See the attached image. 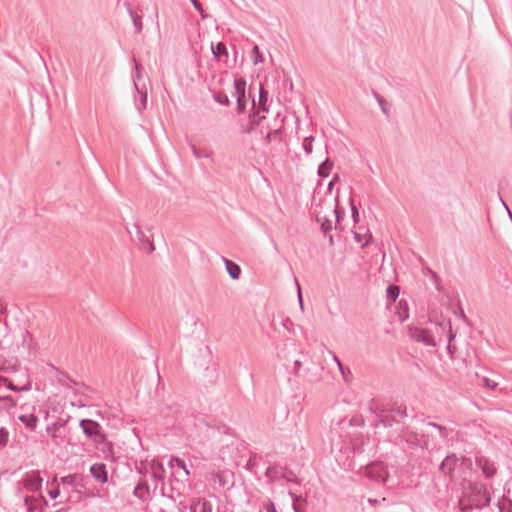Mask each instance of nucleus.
<instances>
[{"mask_svg": "<svg viewBox=\"0 0 512 512\" xmlns=\"http://www.w3.org/2000/svg\"><path fill=\"white\" fill-rule=\"evenodd\" d=\"M169 465L171 468L178 467V468L182 469L185 473V476L189 475V470L187 469L184 460H182L178 457H171V459L169 461Z\"/></svg>", "mask_w": 512, "mask_h": 512, "instance_id": "obj_31", "label": "nucleus"}, {"mask_svg": "<svg viewBox=\"0 0 512 512\" xmlns=\"http://www.w3.org/2000/svg\"><path fill=\"white\" fill-rule=\"evenodd\" d=\"M90 473L92 477L101 484L107 482V470L106 465L104 463L93 464L90 467Z\"/></svg>", "mask_w": 512, "mask_h": 512, "instance_id": "obj_11", "label": "nucleus"}, {"mask_svg": "<svg viewBox=\"0 0 512 512\" xmlns=\"http://www.w3.org/2000/svg\"><path fill=\"white\" fill-rule=\"evenodd\" d=\"M449 459H450V464L457 461V458L454 454L453 455L450 454Z\"/></svg>", "mask_w": 512, "mask_h": 512, "instance_id": "obj_63", "label": "nucleus"}, {"mask_svg": "<svg viewBox=\"0 0 512 512\" xmlns=\"http://www.w3.org/2000/svg\"><path fill=\"white\" fill-rule=\"evenodd\" d=\"M402 437L409 445L421 446V443L423 442V436H420L417 433L405 432L403 433Z\"/></svg>", "mask_w": 512, "mask_h": 512, "instance_id": "obj_24", "label": "nucleus"}, {"mask_svg": "<svg viewBox=\"0 0 512 512\" xmlns=\"http://www.w3.org/2000/svg\"><path fill=\"white\" fill-rule=\"evenodd\" d=\"M476 465L482 470L486 478H492L497 472L495 463L484 456L476 458Z\"/></svg>", "mask_w": 512, "mask_h": 512, "instance_id": "obj_9", "label": "nucleus"}, {"mask_svg": "<svg viewBox=\"0 0 512 512\" xmlns=\"http://www.w3.org/2000/svg\"><path fill=\"white\" fill-rule=\"evenodd\" d=\"M255 98H252V107L249 113V120L246 125L241 124L240 132L243 134H251L260 123L266 118L265 115H260L259 110L256 108Z\"/></svg>", "mask_w": 512, "mask_h": 512, "instance_id": "obj_5", "label": "nucleus"}, {"mask_svg": "<svg viewBox=\"0 0 512 512\" xmlns=\"http://www.w3.org/2000/svg\"><path fill=\"white\" fill-rule=\"evenodd\" d=\"M58 380L59 383L67 389H72L74 386L78 385V383L71 379L67 374H62Z\"/></svg>", "mask_w": 512, "mask_h": 512, "instance_id": "obj_32", "label": "nucleus"}, {"mask_svg": "<svg viewBox=\"0 0 512 512\" xmlns=\"http://www.w3.org/2000/svg\"><path fill=\"white\" fill-rule=\"evenodd\" d=\"M213 99L223 105V106H229L230 105V100L228 98V96L225 94V93H215L213 95Z\"/></svg>", "mask_w": 512, "mask_h": 512, "instance_id": "obj_41", "label": "nucleus"}, {"mask_svg": "<svg viewBox=\"0 0 512 512\" xmlns=\"http://www.w3.org/2000/svg\"><path fill=\"white\" fill-rule=\"evenodd\" d=\"M124 5L126 6L128 14L132 19L136 33H140L143 29L142 18L134 12L129 3L125 2Z\"/></svg>", "mask_w": 512, "mask_h": 512, "instance_id": "obj_17", "label": "nucleus"}, {"mask_svg": "<svg viewBox=\"0 0 512 512\" xmlns=\"http://www.w3.org/2000/svg\"><path fill=\"white\" fill-rule=\"evenodd\" d=\"M274 140L278 142L282 141V126L274 129L271 128L264 137L265 144H270Z\"/></svg>", "mask_w": 512, "mask_h": 512, "instance_id": "obj_18", "label": "nucleus"}, {"mask_svg": "<svg viewBox=\"0 0 512 512\" xmlns=\"http://www.w3.org/2000/svg\"><path fill=\"white\" fill-rule=\"evenodd\" d=\"M281 479H285L288 482H293L296 484L299 483V480H298V477L296 476V474L292 470H289L285 467H283V473L281 475Z\"/></svg>", "mask_w": 512, "mask_h": 512, "instance_id": "obj_33", "label": "nucleus"}, {"mask_svg": "<svg viewBox=\"0 0 512 512\" xmlns=\"http://www.w3.org/2000/svg\"><path fill=\"white\" fill-rule=\"evenodd\" d=\"M32 501H33L32 497H30V496L25 497V505L27 506V509L29 512H32V506H31Z\"/></svg>", "mask_w": 512, "mask_h": 512, "instance_id": "obj_53", "label": "nucleus"}, {"mask_svg": "<svg viewBox=\"0 0 512 512\" xmlns=\"http://www.w3.org/2000/svg\"><path fill=\"white\" fill-rule=\"evenodd\" d=\"M429 425L433 426V427H436L437 429H439L441 432H444L446 429L445 427H442V426H439L435 423H429Z\"/></svg>", "mask_w": 512, "mask_h": 512, "instance_id": "obj_59", "label": "nucleus"}, {"mask_svg": "<svg viewBox=\"0 0 512 512\" xmlns=\"http://www.w3.org/2000/svg\"><path fill=\"white\" fill-rule=\"evenodd\" d=\"M211 50L218 61H220L222 57H228V51L223 42H218L215 46L212 45Z\"/></svg>", "mask_w": 512, "mask_h": 512, "instance_id": "obj_21", "label": "nucleus"}, {"mask_svg": "<svg viewBox=\"0 0 512 512\" xmlns=\"http://www.w3.org/2000/svg\"><path fill=\"white\" fill-rule=\"evenodd\" d=\"M6 312V308L3 307L1 304H0V313L3 314Z\"/></svg>", "mask_w": 512, "mask_h": 512, "instance_id": "obj_64", "label": "nucleus"}, {"mask_svg": "<svg viewBox=\"0 0 512 512\" xmlns=\"http://www.w3.org/2000/svg\"><path fill=\"white\" fill-rule=\"evenodd\" d=\"M3 400L11 402V405H13V406L15 405V402H14L13 398L10 397V396L4 397Z\"/></svg>", "mask_w": 512, "mask_h": 512, "instance_id": "obj_61", "label": "nucleus"}, {"mask_svg": "<svg viewBox=\"0 0 512 512\" xmlns=\"http://www.w3.org/2000/svg\"><path fill=\"white\" fill-rule=\"evenodd\" d=\"M373 96L377 100V102H378V104L380 106L381 111L386 116H389V109L387 107V102L384 100V98L380 94H378L376 91H373Z\"/></svg>", "mask_w": 512, "mask_h": 512, "instance_id": "obj_35", "label": "nucleus"}, {"mask_svg": "<svg viewBox=\"0 0 512 512\" xmlns=\"http://www.w3.org/2000/svg\"><path fill=\"white\" fill-rule=\"evenodd\" d=\"M409 336L418 342L425 343L426 345H430V346L436 345L433 335L427 329L418 328V327H410L409 328Z\"/></svg>", "mask_w": 512, "mask_h": 512, "instance_id": "obj_7", "label": "nucleus"}, {"mask_svg": "<svg viewBox=\"0 0 512 512\" xmlns=\"http://www.w3.org/2000/svg\"><path fill=\"white\" fill-rule=\"evenodd\" d=\"M398 422L397 418L393 413L390 412V409H386V412L383 414V417L380 419V423L385 427H391L394 423Z\"/></svg>", "mask_w": 512, "mask_h": 512, "instance_id": "obj_27", "label": "nucleus"}, {"mask_svg": "<svg viewBox=\"0 0 512 512\" xmlns=\"http://www.w3.org/2000/svg\"><path fill=\"white\" fill-rule=\"evenodd\" d=\"M234 92L233 96L236 98L237 113L242 114L246 110L247 98H246V80L242 77L234 79Z\"/></svg>", "mask_w": 512, "mask_h": 512, "instance_id": "obj_4", "label": "nucleus"}, {"mask_svg": "<svg viewBox=\"0 0 512 512\" xmlns=\"http://www.w3.org/2000/svg\"><path fill=\"white\" fill-rule=\"evenodd\" d=\"M325 236L328 237L330 245H333L334 241H333V236H332L331 232Z\"/></svg>", "mask_w": 512, "mask_h": 512, "instance_id": "obj_60", "label": "nucleus"}, {"mask_svg": "<svg viewBox=\"0 0 512 512\" xmlns=\"http://www.w3.org/2000/svg\"><path fill=\"white\" fill-rule=\"evenodd\" d=\"M317 221L320 222L321 230L324 233V235H327V234H329L331 232V230H332V222L329 219L324 218L323 220H321L317 216Z\"/></svg>", "mask_w": 512, "mask_h": 512, "instance_id": "obj_39", "label": "nucleus"}, {"mask_svg": "<svg viewBox=\"0 0 512 512\" xmlns=\"http://www.w3.org/2000/svg\"><path fill=\"white\" fill-rule=\"evenodd\" d=\"M24 487L31 491V492H37L42 487L43 479L40 476L39 471H31L26 474L24 480Z\"/></svg>", "mask_w": 512, "mask_h": 512, "instance_id": "obj_8", "label": "nucleus"}, {"mask_svg": "<svg viewBox=\"0 0 512 512\" xmlns=\"http://www.w3.org/2000/svg\"><path fill=\"white\" fill-rule=\"evenodd\" d=\"M390 412L393 413L396 418H404L408 416L407 407L403 404L397 405V403H395V405L390 408Z\"/></svg>", "mask_w": 512, "mask_h": 512, "instance_id": "obj_30", "label": "nucleus"}, {"mask_svg": "<svg viewBox=\"0 0 512 512\" xmlns=\"http://www.w3.org/2000/svg\"><path fill=\"white\" fill-rule=\"evenodd\" d=\"M289 496L292 499L294 511L295 512H304L305 511L304 506H305L306 501L301 496H298L297 494H295L291 491L289 492Z\"/></svg>", "mask_w": 512, "mask_h": 512, "instance_id": "obj_22", "label": "nucleus"}, {"mask_svg": "<svg viewBox=\"0 0 512 512\" xmlns=\"http://www.w3.org/2000/svg\"><path fill=\"white\" fill-rule=\"evenodd\" d=\"M351 214H352L354 223H357L359 221V212L352 200H351Z\"/></svg>", "mask_w": 512, "mask_h": 512, "instance_id": "obj_48", "label": "nucleus"}, {"mask_svg": "<svg viewBox=\"0 0 512 512\" xmlns=\"http://www.w3.org/2000/svg\"><path fill=\"white\" fill-rule=\"evenodd\" d=\"M226 270L229 274V276L233 280H237L240 277L241 274V268L238 264L234 263L233 261L224 258Z\"/></svg>", "mask_w": 512, "mask_h": 512, "instance_id": "obj_16", "label": "nucleus"}, {"mask_svg": "<svg viewBox=\"0 0 512 512\" xmlns=\"http://www.w3.org/2000/svg\"><path fill=\"white\" fill-rule=\"evenodd\" d=\"M79 426L81 427L85 436L93 440L96 444H101L105 440V435L101 432V426L97 421L91 419L80 420Z\"/></svg>", "mask_w": 512, "mask_h": 512, "instance_id": "obj_2", "label": "nucleus"}, {"mask_svg": "<svg viewBox=\"0 0 512 512\" xmlns=\"http://www.w3.org/2000/svg\"><path fill=\"white\" fill-rule=\"evenodd\" d=\"M282 473H283V467L282 466L271 465V466L267 467V469L265 471V477L270 482H276L279 479H281Z\"/></svg>", "mask_w": 512, "mask_h": 512, "instance_id": "obj_15", "label": "nucleus"}, {"mask_svg": "<svg viewBox=\"0 0 512 512\" xmlns=\"http://www.w3.org/2000/svg\"><path fill=\"white\" fill-rule=\"evenodd\" d=\"M77 475L76 474H71V475H67L65 477H62L61 478V483L63 486H70V487H76L77 486Z\"/></svg>", "mask_w": 512, "mask_h": 512, "instance_id": "obj_37", "label": "nucleus"}, {"mask_svg": "<svg viewBox=\"0 0 512 512\" xmlns=\"http://www.w3.org/2000/svg\"><path fill=\"white\" fill-rule=\"evenodd\" d=\"M387 298L390 301H395L399 296V287L396 285H389L386 289Z\"/></svg>", "mask_w": 512, "mask_h": 512, "instance_id": "obj_36", "label": "nucleus"}, {"mask_svg": "<svg viewBox=\"0 0 512 512\" xmlns=\"http://www.w3.org/2000/svg\"><path fill=\"white\" fill-rule=\"evenodd\" d=\"M60 426L61 424H59L58 422L53 423L52 425L47 427V433L51 437L56 438V432L59 430Z\"/></svg>", "mask_w": 512, "mask_h": 512, "instance_id": "obj_43", "label": "nucleus"}, {"mask_svg": "<svg viewBox=\"0 0 512 512\" xmlns=\"http://www.w3.org/2000/svg\"><path fill=\"white\" fill-rule=\"evenodd\" d=\"M481 381H482V384H483L484 387H487V388H490V389H495L496 386H497V384L494 381H492V380H490V379H488L486 377H483L481 379Z\"/></svg>", "mask_w": 512, "mask_h": 512, "instance_id": "obj_47", "label": "nucleus"}, {"mask_svg": "<svg viewBox=\"0 0 512 512\" xmlns=\"http://www.w3.org/2000/svg\"><path fill=\"white\" fill-rule=\"evenodd\" d=\"M190 148L192 151L193 156L196 159L206 158L212 162H214V152L213 150L207 148V147H197L194 144H190Z\"/></svg>", "mask_w": 512, "mask_h": 512, "instance_id": "obj_12", "label": "nucleus"}, {"mask_svg": "<svg viewBox=\"0 0 512 512\" xmlns=\"http://www.w3.org/2000/svg\"><path fill=\"white\" fill-rule=\"evenodd\" d=\"M334 213L336 214V220H337V223H339V221H340V215H339V212H338L337 206H336V207H335V209H334Z\"/></svg>", "mask_w": 512, "mask_h": 512, "instance_id": "obj_62", "label": "nucleus"}, {"mask_svg": "<svg viewBox=\"0 0 512 512\" xmlns=\"http://www.w3.org/2000/svg\"><path fill=\"white\" fill-rule=\"evenodd\" d=\"M189 509L190 512H212V505L209 501L198 498L192 501Z\"/></svg>", "mask_w": 512, "mask_h": 512, "instance_id": "obj_13", "label": "nucleus"}, {"mask_svg": "<svg viewBox=\"0 0 512 512\" xmlns=\"http://www.w3.org/2000/svg\"><path fill=\"white\" fill-rule=\"evenodd\" d=\"M266 511L267 512H277L275 504L273 502H271V501L268 502V504L266 505Z\"/></svg>", "mask_w": 512, "mask_h": 512, "instance_id": "obj_54", "label": "nucleus"}, {"mask_svg": "<svg viewBox=\"0 0 512 512\" xmlns=\"http://www.w3.org/2000/svg\"><path fill=\"white\" fill-rule=\"evenodd\" d=\"M18 419L30 430H34L37 426L38 418L34 414L20 415Z\"/></svg>", "mask_w": 512, "mask_h": 512, "instance_id": "obj_20", "label": "nucleus"}, {"mask_svg": "<svg viewBox=\"0 0 512 512\" xmlns=\"http://www.w3.org/2000/svg\"><path fill=\"white\" fill-rule=\"evenodd\" d=\"M268 99H269L268 91L266 89H264L263 86H261L260 90H259V100H258L259 112L262 111V112L267 113L269 111V108L267 105Z\"/></svg>", "mask_w": 512, "mask_h": 512, "instance_id": "obj_19", "label": "nucleus"}, {"mask_svg": "<svg viewBox=\"0 0 512 512\" xmlns=\"http://www.w3.org/2000/svg\"><path fill=\"white\" fill-rule=\"evenodd\" d=\"M368 502H369L370 505L375 506V505H377L379 503V500L375 499V498H369Z\"/></svg>", "mask_w": 512, "mask_h": 512, "instance_id": "obj_58", "label": "nucleus"}, {"mask_svg": "<svg viewBox=\"0 0 512 512\" xmlns=\"http://www.w3.org/2000/svg\"><path fill=\"white\" fill-rule=\"evenodd\" d=\"M296 284L298 287V299H299L301 307L303 308L302 293H301L300 285L297 280H296Z\"/></svg>", "mask_w": 512, "mask_h": 512, "instance_id": "obj_57", "label": "nucleus"}, {"mask_svg": "<svg viewBox=\"0 0 512 512\" xmlns=\"http://www.w3.org/2000/svg\"><path fill=\"white\" fill-rule=\"evenodd\" d=\"M398 318L401 322L408 319L409 317V308L406 302L400 301L398 304V309L396 311Z\"/></svg>", "mask_w": 512, "mask_h": 512, "instance_id": "obj_28", "label": "nucleus"}, {"mask_svg": "<svg viewBox=\"0 0 512 512\" xmlns=\"http://www.w3.org/2000/svg\"><path fill=\"white\" fill-rule=\"evenodd\" d=\"M313 141H314L313 136H308L303 139L302 148L307 155H310L313 151Z\"/></svg>", "mask_w": 512, "mask_h": 512, "instance_id": "obj_38", "label": "nucleus"}, {"mask_svg": "<svg viewBox=\"0 0 512 512\" xmlns=\"http://www.w3.org/2000/svg\"><path fill=\"white\" fill-rule=\"evenodd\" d=\"M490 501V493L484 484L469 481L463 486L458 500V509L460 512H473L489 505Z\"/></svg>", "mask_w": 512, "mask_h": 512, "instance_id": "obj_1", "label": "nucleus"}, {"mask_svg": "<svg viewBox=\"0 0 512 512\" xmlns=\"http://www.w3.org/2000/svg\"><path fill=\"white\" fill-rule=\"evenodd\" d=\"M450 311L453 313L455 317V321L457 322L456 330L468 331L471 323L467 316L464 313V310L460 303L453 304L452 299L450 298Z\"/></svg>", "mask_w": 512, "mask_h": 512, "instance_id": "obj_6", "label": "nucleus"}, {"mask_svg": "<svg viewBox=\"0 0 512 512\" xmlns=\"http://www.w3.org/2000/svg\"><path fill=\"white\" fill-rule=\"evenodd\" d=\"M251 59L254 65H257L264 61V57L260 52V49L257 45H254L251 51Z\"/></svg>", "mask_w": 512, "mask_h": 512, "instance_id": "obj_34", "label": "nucleus"}, {"mask_svg": "<svg viewBox=\"0 0 512 512\" xmlns=\"http://www.w3.org/2000/svg\"><path fill=\"white\" fill-rule=\"evenodd\" d=\"M8 431L5 428H0V443L5 445L8 441Z\"/></svg>", "mask_w": 512, "mask_h": 512, "instance_id": "obj_49", "label": "nucleus"}, {"mask_svg": "<svg viewBox=\"0 0 512 512\" xmlns=\"http://www.w3.org/2000/svg\"><path fill=\"white\" fill-rule=\"evenodd\" d=\"M192 5L194 6V8L201 14L202 17H204L203 15V8H202V5L199 3L198 0H190Z\"/></svg>", "mask_w": 512, "mask_h": 512, "instance_id": "obj_51", "label": "nucleus"}, {"mask_svg": "<svg viewBox=\"0 0 512 512\" xmlns=\"http://www.w3.org/2000/svg\"><path fill=\"white\" fill-rule=\"evenodd\" d=\"M152 477L157 480V481H162L163 480V477L161 475V473L157 470H153L152 472Z\"/></svg>", "mask_w": 512, "mask_h": 512, "instance_id": "obj_55", "label": "nucleus"}, {"mask_svg": "<svg viewBox=\"0 0 512 512\" xmlns=\"http://www.w3.org/2000/svg\"><path fill=\"white\" fill-rule=\"evenodd\" d=\"M447 463H448V456H446V457L442 460L441 465H440V470H441L443 473H445V467H446Z\"/></svg>", "mask_w": 512, "mask_h": 512, "instance_id": "obj_56", "label": "nucleus"}, {"mask_svg": "<svg viewBox=\"0 0 512 512\" xmlns=\"http://www.w3.org/2000/svg\"><path fill=\"white\" fill-rule=\"evenodd\" d=\"M354 239L356 242L360 243L362 247L368 245V239H366V235H362L360 233L354 232Z\"/></svg>", "mask_w": 512, "mask_h": 512, "instance_id": "obj_44", "label": "nucleus"}, {"mask_svg": "<svg viewBox=\"0 0 512 512\" xmlns=\"http://www.w3.org/2000/svg\"><path fill=\"white\" fill-rule=\"evenodd\" d=\"M135 90L137 91L138 95L140 96V106L138 109L144 110L147 107V91L145 87H140L139 84L135 83Z\"/></svg>", "mask_w": 512, "mask_h": 512, "instance_id": "obj_26", "label": "nucleus"}, {"mask_svg": "<svg viewBox=\"0 0 512 512\" xmlns=\"http://www.w3.org/2000/svg\"><path fill=\"white\" fill-rule=\"evenodd\" d=\"M456 336V333L453 332V328H452V324L450 323V336H449V339H450V357L453 356V349H454V346L451 344V342L454 340Z\"/></svg>", "mask_w": 512, "mask_h": 512, "instance_id": "obj_50", "label": "nucleus"}, {"mask_svg": "<svg viewBox=\"0 0 512 512\" xmlns=\"http://www.w3.org/2000/svg\"><path fill=\"white\" fill-rule=\"evenodd\" d=\"M431 280L433 281L434 285H435V288L440 291L441 288L439 287V282H438V277L436 275L435 272H433L432 270H428V274H427Z\"/></svg>", "mask_w": 512, "mask_h": 512, "instance_id": "obj_46", "label": "nucleus"}, {"mask_svg": "<svg viewBox=\"0 0 512 512\" xmlns=\"http://www.w3.org/2000/svg\"><path fill=\"white\" fill-rule=\"evenodd\" d=\"M136 230L137 239L142 249L147 250L148 253H152L155 250L152 240L145 235L138 224H134Z\"/></svg>", "mask_w": 512, "mask_h": 512, "instance_id": "obj_10", "label": "nucleus"}, {"mask_svg": "<svg viewBox=\"0 0 512 512\" xmlns=\"http://www.w3.org/2000/svg\"><path fill=\"white\" fill-rule=\"evenodd\" d=\"M301 366H302V362L300 360L296 359L294 361V366H293V371L296 375L299 374V370H300Z\"/></svg>", "mask_w": 512, "mask_h": 512, "instance_id": "obj_52", "label": "nucleus"}, {"mask_svg": "<svg viewBox=\"0 0 512 512\" xmlns=\"http://www.w3.org/2000/svg\"><path fill=\"white\" fill-rule=\"evenodd\" d=\"M0 382L5 383L7 388L11 391L20 392V391H28L29 390L28 387L19 388V387L15 386L10 380H8L5 377H0Z\"/></svg>", "mask_w": 512, "mask_h": 512, "instance_id": "obj_40", "label": "nucleus"}, {"mask_svg": "<svg viewBox=\"0 0 512 512\" xmlns=\"http://www.w3.org/2000/svg\"><path fill=\"white\" fill-rule=\"evenodd\" d=\"M365 475L372 481L384 483L389 477V472L383 462L376 461L366 466Z\"/></svg>", "mask_w": 512, "mask_h": 512, "instance_id": "obj_3", "label": "nucleus"}, {"mask_svg": "<svg viewBox=\"0 0 512 512\" xmlns=\"http://www.w3.org/2000/svg\"><path fill=\"white\" fill-rule=\"evenodd\" d=\"M332 167L333 163L328 158H326L318 167V176L321 178L328 177Z\"/></svg>", "mask_w": 512, "mask_h": 512, "instance_id": "obj_25", "label": "nucleus"}, {"mask_svg": "<svg viewBox=\"0 0 512 512\" xmlns=\"http://www.w3.org/2000/svg\"><path fill=\"white\" fill-rule=\"evenodd\" d=\"M368 409L371 413L378 415L381 418L383 417V414L386 412L385 406L375 399H372L370 401Z\"/></svg>", "mask_w": 512, "mask_h": 512, "instance_id": "obj_23", "label": "nucleus"}, {"mask_svg": "<svg viewBox=\"0 0 512 512\" xmlns=\"http://www.w3.org/2000/svg\"><path fill=\"white\" fill-rule=\"evenodd\" d=\"M329 353L332 355L333 360H334V361H335V363L337 364V366H338V368H339L340 372H341V373H342V375L345 377L344 367H343V365H342V363H341L340 359L338 358V356H337L334 352L329 351Z\"/></svg>", "mask_w": 512, "mask_h": 512, "instance_id": "obj_45", "label": "nucleus"}, {"mask_svg": "<svg viewBox=\"0 0 512 512\" xmlns=\"http://www.w3.org/2000/svg\"><path fill=\"white\" fill-rule=\"evenodd\" d=\"M133 61L135 63V76H134V84L137 83L143 78V75H142V67L140 64H138L135 60V58H133Z\"/></svg>", "mask_w": 512, "mask_h": 512, "instance_id": "obj_42", "label": "nucleus"}, {"mask_svg": "<svg viewBox=\"0 0 512 512\" xmlns=\"http://www.w3.org/2000/svg\"><path fill=\"white\" fill-rule=\"evenodd\" d=\"M47 484H48V486H50V489L48 491L49 496L52 499H56L60 495V489H59V484L57 481V476H54L52 481L48 482Z\"/></svg>", "mask_w": 512, "mask_h": 512, "instance_id": "obj_29", "label": "nucleus"}, {"mask_svg": "<svg viewBox=\"0 0 512 512\" xmlns=\"http://www.w3.org/2000/svg\"><path fill=\"white\" fill-rule=\"evenodd\" d=\"M133 495L142 501L147 500L149 497L148 484L145 481L140 480L133 490Z\"/></svg>", "mask_w": 512, "mask_h": 512, "instance_id": "obj_14", "label": "nucleus"}]
</instances>
